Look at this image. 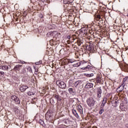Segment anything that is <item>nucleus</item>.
Instances as JSON below:
<instances>
[{
  "instance_id": "20e7f679",
  "label": "nucleus",
  "mask_w": 128,
  "mask_h": 128,
  "mask_svg": "<svg viewBox=\"0 0 128 128\" xmlns=\"http://www.w3.org/2000/svg\"><path fill=\"white\" fill-rule=\"evenodd\" d=\"M88 62H86L84 60L81 61L82 70H84L86 67L88 66Z\"/></svg>"
},
{
  "instance_id": "6e6552de",
  "label": "nucleus",
  "mask_w": 128,
  "mask_h": 128,
  "mask_svg": "<svg viewBox=\"0 0 128 128\" xmlns=\"http://www.w3.org/2000/svg\"><path fill=\"white\" fill-rule=\"evenodd\" d=\"M108 102V98L104 97L103 98V100H102V104H101V106H106V104Z\"/></svg>"
},
{
  "instance_id": "dca6fc26",
  "label": "nucleus",
  "mask_w": 128,
  "mask_h": 128,
  "mask_svg": "<svg viewBox=\"0 0 128 128\" xmlns=\"http://www.w3.org/2000/svg\"><path fill=\"white\" fill-rule=\"evenodd\" d=\"M54 98L56 100H57L58 102L60 100H62V98H60V96L58 95H55Z\"/></svg>"
},
{
  "instance_id": "2eb2a0df",
  "label": "nucleus",
  "mask_w": 128,
  "mask_h": 128,
  "mask_svg": "<svg viewBox=\"0 0 128 128\" xmlns=\"http://www.w3.org/2000/svg\"><path fill=\"white\" fill-rule=\"evenodd\" d=\"M128 77H125L124 78H123L122 80V86H124V84L126 83V82H128Z\"/></svg>"
},
{
  "instance_id": "2f4dec72",
  "label": "nucleus",
  "mask_w": 128,
  "mask_h": 128,
  "mask_svg": "<svg viewBox=\"0 0 128 128\" xmlns=\"http://www.w3.org/2000/svg\"><path fill=\"white\" fill-rule=\"evenodd\" d=\"M64 4H68V2H66L65 1H64Z\"/></svg>"
},
{
  "instance_id": "423d86ee",
  "label": "nucleus",
  "mask_w": 128,
  "mask_h": 128,
  "mask_svg": "<svg viewBox=\"0 0 128 128\" xmlns=\"http://www.w3.org/2000/svg\"><path fill=\"white\" fill-rule=\"evenodd\" d=\"M22 66V65H20V64L16 65L14 68V70H15V72H18H18L20 70Z\"/></svg>"
},
{
  "instance_id": "c85d7f7f",
  "label": "nucleus",
  "mask_w": 128,
  "mask_h": 128,
  "mask_svg": "<svg viewBox=\"0 0 128 128\" xmlns=\"http://www.w3.org/2000/svg\"><path fill=\"white\" fill-rule=\"evenodd\" d=\"M40 124H41L42 125V124H44V121H42V120H40Z\"/></svg>"
},
{
  "instance_id": "6ab92c4d",
  "label": "nucleus",
  "mask_w": 128,
  "mask_h": 128,
  "mask_svg": "<svg viewBox=\"0 0 128 128\" xmlns=\"http://www.w3.org/2000/svg\"><path fill=\"white\" fill-rule=\"evenodd\" d=\"M52 34H55L56 38L58 36H60V33H58L56 32H54L53 33H52Z\"/></svg>"
},
{
  "instance_id": "9d476101",
  "label": "nucleus",
  "mask_w": 128,
  "mask_h": 128,
  "mask_svg": "<svg viewBox=\"0 0 128 128\" xmlns=\"http://www.w3.org/2000/svg\"><path fill=\"white\" fill-rule=\"evenodd\" d=\"M82 84V80H78L75 82L74 86H75L76 88H78V86H80V84Z\"/></svg>"
},
{
  "instance_id": "f257e3e1",
  "label": "nucleus",
  "mask_w": 128,
  "mask_h": 128,
  "mask_svg": "<svg viewBox=\"0 0 128 128\" xmlns=\"http://www.w3.org/2000/svg\"><path fill=\"white\" fill-rule=\"evenodd\" d=\"M56 84L60 88H62V90H66V84L64 81L58 80L56 81Z\"/></svg>"
},
{
  "instance_id": "cd10ccee",
  "label": "nucleus",
  "mask_w": 128,
  "mask_h": 128,
  "mask_svg": "<svg viewBox=\"0 0 128 128\" xmlns=\"http://www.w3.org/2000/svg\"><path fill=\"white\" fill-rule=\"evenodd\" d=\"M97 20H100V15L97 16Z\"/></svg>"
},
{
  "instance_id": "f3484780",
  "label": "nucleus",
  "mask_w": 128,
  "mask_h": 128,
  "mask_svg": "<svg viewBox=\"0 0 128 128\" xmlns=\"http://www.w3.org/2000/svg\"><path fill=\"white\" fill-rule=\"evenodd\" d=\"M92 67L88 64L87 65V66H86L84 68V70H92Z\"/></svg>"
},
{
  "instance_id": "a878e982",
  "label": "nucleus",
  "mask_w": 128,
  "mask_h": 128,
  "mask_svg": "<svg viewBox=\"0 0 128 128\" xmlns=\"http://www.w3.org/2000/svg\"><path fill=\"white\" fill-rule=\"evenodd\" d=\"M4 72H0V76L4 77Z\"/></svg>"
},
{
  "instance_id": "9b49d317",
  "label": "nucleus",
  "mask_w": 128,
  "mask_h": 128,
  "mask_svg": "<svg viewBox=\"0 0 128 128\" xmlns=\"http://www.w3.org/2000/svg\"><path fill=\"white\" fill-rule=\"evenodd\" d=\"M46 120H52V115H50V114L48 113L46 114Z\"/></svg>"
},
{
  "instance_id": "4be33fe9",
  "label": "nucleus",
  "mask_w": 128,
  "mask_h": 128,
  "mask_svg": "<svg viewBox=\"0 0 128 128\" xmlns=\"http://www.w3.org/2000/svg\"><path fill=\"white\" fill-rule=\"evenodd\" d=\"M104 112V108H101L99 111V114H102V112Z\"/></svg>"
},
{
  "instance_id": "aec40b11",
  "label": "nucleus",
  "mask_w": 128,
  "mask_h": 128,
  "mask_svg": "<svg viewBox=\"0 0 128 128\" xmlns=\"http://www.w3.org/2000/svg\"><path fill=\"white\" fill-rule=\"evenodd\" d=\"M74 66H82V61L80 62H76L75 64H74Z\"/></svg>"
},
{
  "instance_id": "ddd939ff",
  "label": "nucleus",
  "mask_w": 128,
  "mask_h": 128,
  "mask_svg": "<svg viewBox=\"0 0 128 128\" xmlns=\"http://www.w3.org/2000/svg\"><path fill=\"white\" fill-rule=\"evenodd\" d=\"M77 110L80 114H82V106L78 105Z\"/></svg>"
},
{
  "instance_id": "5701e85b",
  "label": "nucleus",
  "mask_w": 128,
  "mask_h": 128,
  "mask_svg": "<svg viewBox=\"0 0 128 128\" xmlns=\"http://www.w3.org/2000/svg\"><path fill=\"white\" fill-rule=\"evenodd\" d=\"M86 76H88V78H90V76H94V74H86Z\"/></svg>"
},
{
  "instance_id": "4468645a",
  "label": "nucleus",
  "mask_w": 128,
  "mask_h": 128,
  "mask_svg": "<svg viewBox=\"0 0 128 128\" xmlns=\"http://www.w3.org/2000/svg\"><path fill=\"white\" fill-rule=\"evenodd\" d=\"M117 90L118 92H122V90H124V86H120V87H118L117 88Z\"/></svg>"
},
{
  "instance_id": "c756f323",
  "label": "nucleus",
  "mask_w": 128,
  "mask_h": 128,
  "mask_svg": "<svg viewBox=\"0 0 128 128\" xmlns=\"http://www.w3.org/2000/svg\"><path fill=\"white\" fill-rule=\"evenodd\" d=\"M67 38H68V40H70V36H67Z\"/></svg>"
},
{
  "instance_id": "72a5a7b5",
  "label": "nucleus",
  "mask_w": 128,
  "mask_h": 128,
  "mask_svg": "<svg viewBox=\"0 0 128 128\" xmlns=\"http://www.w3.org/2000/svg\"><path fill=\"white\" fill-rule=\"evenodd\" d=\"M127 16H128V14L127 15Z\"/></svg>"
},
{
  "instance_id": "a211bd4d",
  "label": "nucleus",
  "mask_w": 128,
  "mask_h": 128,
  "mask_svg": "<svg viewBox=\"0 0 128 128\" xmlns=\"http://www.w3.org/2000/svg\"><path fill=\"white\" fill-rule=\"evenodd\" d=\"M72 112L73 114H74V116H76V118H78V113H76V110H72Z\"/></svg>"
},
{
  "instance_id": "b1692460",
  "label": "nucleus",
  "mask_w": 128,
  "mask_h": 128,
  "mask_svg": "<svg viewBox=\"0 0 128 128\" xmlns=\"http://www.w3.org/2000/svg\"><path fill=\"white\" fill-rule=\"evenodd\" d=\"M27 94H28V96H34V93L33 92H28Z\"/></svg>"
},
{
  "instance_id": "393cba45",
  "label": "nucleus",
  "mask_w": 128,
  "mask_h": 128,
  "mask_svg": "<svg viewBox=\"0 0 128 128\" xmlns=\"http://www.w3.org/2000/svg\"><path fill=\"white\" fill-rule=\"evenodd\" d=\"M38 69H35L34 74H38Z\"/></svg>"
},
{
  "instance_id": "0eeeda50",
  "label": "nucleus",
  "mask_w": 128,
  "mask_h": 128,
  "mask_svg": "<svg viewBox=\"0 0 128 128\" xmlns=\"http://www.w3.org/2000/svg\"><path fill=\"white\" fill-rule=\"evenodd\" d=\"M86 50H89V52H92L94 50V46L90 44L86 46Z\"/></svg>"
},
{
  "instance_id": "bb28decb",
  "label": "nucleus",
  "mask_w": 128,
  "mask_h": 128,
  "mask_svg": "<svg viewBox=\"0 0 128 128\" xmlns=\"http://www.w3.org/2000/svg\"><path fill=\"white\" fill-rule=\"evenodd\" d=\"M68 62H70L71 64H72V62H74V61L72 59L69 60Z\"/></svg>"
},
{
  "instance_id": "f03ea898",
  "label": "nucleus",
  "mask_w": 128,
  "mask_h": 128,
  "mask_svg": "<svg viewBox=\"0 0 128 128\" xmlns=\"http://www.w3.org/2000/svg\"><path fill=\"white\" fill-rule=\"evenodd\" d=\"M86 102L90 108L94 107V104H96V102L94 98H89L86 100Z\"/></svg>"
},
{
  "instance_id": "f8f14e48",
  "label": "nucleus",
  "mask_w": 128,
  "mask_h": 128,
  "mask_svg": "<svg viewBox=\"0 0 128 128\" xmlns=\"http://www.w3.org/2000/svg\"><path fill=\"white\" fill-rule=\"evenodd\" d=\"M0 68L1 70H8V66H0Z\"/></svg>"
},
{
  "instance_id": "473e14b6",
  "label": "nucleus",
  "mask_w": 128,
  "mask_h": 128,
  "mask_svg": "<svg viewBox=\"0 0 128 128\" xmlns=\"http://www.w3.org/2000/svg\"><path fill=\"white\" fill-rule=\"evenodd\" d=\"M126 128H128V126H126Z\"/></svg>"
},
{
  "instance_id": "412c9836",
  "label": "nucleus",
  "mask_w": 128,
  "mask_h": 128,
  "mask_svg": "<svg viewBox=\"0 0 128 128\" xmlns=\"http://www.w3.org/2000/svg\"><path fill=\"white\" fill-rule=\"evenodd\" d=\"M68 92L70 94H74V89L72 88H70L68 89Z\"/></svg>"
},
{
  "instance_id": "1a4fd4ad",
  "label": "nucleus",
  "mask_w": 128,
  "mask_h": 128,
  "mask_svg": "<svg viewBox=\"0 0 128 128\" xmlns=\"http://www.w3.org/2000/svg\"><path fill=\"white\" fill-rule=\"evenodd\" d=\"M97 96L98 98H102V89L98 88L97 91Z\"/></svg>"
},
{
  "instance_id": "7c9ffc66",
  "label": "nucleus",
  "mask_w": 128,
  "mask_h": 128,
  "mask_svg": "<svg viewBox=\"0 0 128 128\" xmlns=\"http://www.w3.org/2000/svg\"><path fill=\"white\" fill-rule=\"evenodd\" d=\"M90 84H86V86H90Z\"/></svg>"
},
{
  "instance_id": "39448f33",
  "label": "nucleus",
  "mask_w": 128,
  "mask_h": 128,
  "mask_svg": "<svg viewBox=\"0 0 128 128\" xmlns=\"http://www.w3.org/2000/svg\"><path fill=\"white\" fill-rule=\"evenodd\" d=\"M28 86H20V90L22 92H26V90H28Z\"/></svg>"
},
{
  "instance_id": "7ed1b4c3",
  "label": "nucleus",
  "mask_w": 128,
  "mask_h": 128,
  "mask_svg": "<svg viewBox=\"0 0 128 128\" xmlns=\"http://www.w3.org/2000/svg\"><path fill=\"white\" fill-rule=\"evenodd\" d=\"M12 100L15 102L16 104H20V98L16 96V95H14L12 96Z\"/></svg>"
}]
</instances>
